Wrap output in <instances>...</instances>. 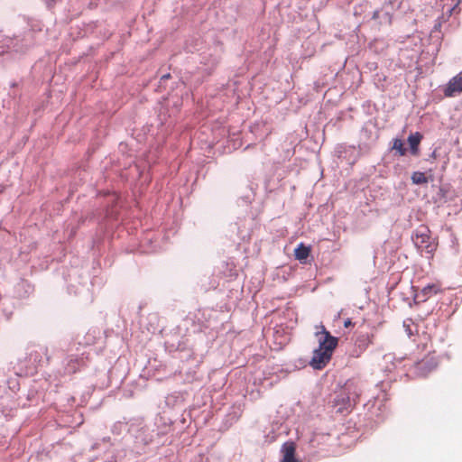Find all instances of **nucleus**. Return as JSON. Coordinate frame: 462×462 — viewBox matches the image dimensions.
<instances>
[{"instance_id":"obj_26","label":"nucleus","mask_w":462,"mask_h":462,"mask_svg":"<svg viewBox=\"0 0 462 462\" xmlns=\"http://www.w3.org/2000/svg\"><path fill=\"white\" fill-rule=\"evenodd\" d=\"M159 119L161 120L162 124H166L167 123L166 118H165V112L164 111L162 110L160 112Z\"/></svg>"},{"instance_id":"obj_8","label":"nucleus","mask_w":462,"mask_h":462,"mask_svg":"<svg viewBox=\"0 0 462 462\" xmlns=\"http://www.w3.org/2000/svg\"><path fill=\"white\" fill-rule=\"evenodd\" d=\"M221 59V47L209 48L200 54V63L204 64L208 70L213 69Z\"/></svg>"},{"instance_id":"obj_36","label":"nucleus","mask_w":462,"mask_h":462,"mask_svg":"<svg viewBox=\"0 0 462 462\" xmlns=\"http://www.w3.org/2000/svg\"><path fill=\"white\" fill-rule=\"evenodd\" d=\"M458 1V4H461L462 3V0H457Z\"/></svg>"},{"instance_id":"obj_27","label":"nucleus","mask_w":462,"mask_h":462,"mask_svg":"<svg viewBox=\"0 0 462 462\" xmlns=\"http://www.w3.org/2000/svg\"><path fill=\"white\" fill-rule=\"evenodd\" d=\"M440 28H441V23H436L433 26L432 32L440 31Z\"/></svg>"},{"instance_id":"obj_7","label":"nucleus","mask_w":462,"mask_h":462,"mask_svg":"<svg viewBox=\"0 0 462 462\" xmlns=\"http://www.w3.org/2000/svg\"><path fill=\"white\" fill-rule=\"evenodd\" d=\"M413 291V300L416 304L426 301L430 297L441 291L440 286L436 283H431L424 286L420 291H417L413 286L411 287Z\"/></svg>"},{"instance_id":"obj_6","label":"nucleus","mask_w":462,"mask_h":462,"mask_svg":"<svg viewBox=\"0 0 462 462\" xmlns=\"http://www.w3.org/2000/svg\"><path fill=\"white\" fill-rule=\"evenodd\" d=\"M86 365L84 353L79 356L76 355H69L62 361L63 374H72L79 371L82 366Z\"/></svg>"},{"instance_id":"obj_1","label":"nucleus","mask_w":462,"mask_h":462,"mask_svg":"<svg viewBox=\"0 0 462 462\" xmlns=\"http://www.w3.org/2000/svg\"><path fill=\"white\" fill-rule=\"evenodd\" d=\"M42 32V23L35 19H30L27 22L25 30L15 34L10 40L8 46L14 52L24 53L38 42L39 36Z\"/></svg>"},{"instance_id":"obj_31","label":"nucleus","mask_w":462,"mask_h":462,"mask_svg":"<svg viewBox=\"0 0 462 462\" xmlns=\"http://www.w3.org/2000/svg\"><path fill=\"white\" fill-rule=\"evenodd\" d=\"M17 86H18V83L15 82V81H13V82L10 83V87L11 88H16Z\"/></svg>"},{"instance_id":"obj_18","label":"nucleus","mask_w":462,"mask_h":462,"mask_svg":"<svg viewBox=\"0 0 462 462\" xmlns=\"http://www.w3.org/2000/svg\"><path fill=\"white\" fill-rule=\"evenodd\" d=\"M283 458L282 462H299L298 459L295 458V448L293 443H285L282 446Z\"/></svg>"},{"instance_id":"obj_34","label":"nucleus","mask_w":462,"mask_h":462,"mask_svg":"<svg viewBox=\"0 0 462 462\" xmlns=\"http://www.w3.org/2000/svg\"><path fill=\"white\" fill-rule=\"evenodd\" d=\"M22 285H23V286H25V285H26L27 287H30V284H27V283H24V282H23V283H22Z\"/></svg>"},{"instance_id":"obj_33","label":"nucleus","mask_w":462,"mask_h":462,"mask_svg":"<svg viewBox=\"0 0 462 462\" xmlns=\"http://www.w3.org/2000/svg\"><path fill=\"white\" fill-rule=\"evenodd\" d=\"M0 188V193H2L5 190V187L1 185Z\"/></svg>"},{"instance_id":"obj_5","label":"nucleus","mask_w":462,"mask_h":462,"mask_svg":"<svg viewBox=\"0 0 462 462\" xmlns=\"http://www.w3.org/2000/svg\"><path fill=\"white\" fill-rule=\"evenodd\" d=\"M199 366V361L196 357H192V355H189V358L182 362V365L180 370V374L183 377V380L187 383H191L198 378V369Z\"/></svg>"},{"instance_id":"obj_25","label":"nucleus","mask_w":462,"mask_h":462,"mask_svg":"<svg viewBox=\"0 0 462 462\" xmlns=\"http://www.w3.org/2000/svg\"><path fill=\"white\" fill-rule=\"evenodd\" d=\"M123 426H125V424H124V423H122V422H120V421H118V422L115 423V424H114V426H113V432H116L117 434H119V430H120Z\"/></svg>"},{"instance_id":"obj_32","label":"nucleus","mask_w":462,"mask_h":462,"mask_svg":"<svg viewBox=\"0 0 462 462\" xmlns=\"http://www.w3.org/2000/svg\"><path fill=\"white\" fill-rule=\"evenodd\" d=\"M457 5H455L450 10H449V13H452L454 10H456V8L457 7Z\"/></svg>"},{"instance_id":"obj_15","label":"nucleus","mask_w":462,"mask_h":462,"mask_svg":"<svg viewBox=\"0 0 462 462\" xmlns=\"http://www.w3.org/2000/svg\"><path fill=\"white\" fill-rule=\"evenodd\" d=\"M371 19L374 20L378 25H391L393 15L389 11L383 8L376 9L373 12Z\"/></svg>"},{"instance_id":"obj_29","label":"nucleus","mask_w":462,"mask_h":462,"mask_svg":"<svg viewBox=\"0 0 462 462\" xmlns=\"http://www.w3.org/2000/svg\"><path fill=\"white\" fill-rule=\"evenodd\" d=\"M350 325H352L351 319H346L344 322V327L348 328Z\"/></svg>"},{"instance_id":"obj_11","label":"nucleus","mask_w":462,"mask_h":462,"mask_svg":"<svg viewBox=\"0 0 462 462\" xmlns=\"http://www.w3.org/2000/svg\"><path fill=\"white\" fill-rule=\"evenodd\" d=\"M462 92V70L451 78L443 89L444 96L453 97Z\"/></svg>"},{"instance_id":"obj_10","label":"nucleus","mask_w":462,"mask_h":462,"mask_svg":"<svg viewBox=\"0 0 462 462\" xmlns=\"http://www.w3.org/2000/svg\"><path fill=\"white\" fill-rule=\"evenodd\" d=\"M332 354L333 353L319 350V348L314 349L310 365L317 370L324 368L330 361Z\"/></svg>"},{"instance_id":"obj_23","label":"nucleus","mask_w":462,"mask_h":462,"mask_svg":"<svg viewBox=\"0 0 462 462\" xmlns=\"http://www.w3.org/2000/svg\"><path fill=\"white\" fill-rule=\"evenodd\" d=\"M403 327L405 328V331H406L407 335L409 336V337H411L413 335V332L411 328V325L408 324L407 321L405 320L403 322Z\"/></svg>"},{"instance_id":"obj_16","label":"nucleus","mask_w":462,"mask_h":462,"mask_svg":"<svg viewBox=\"0 0 462 462\" xmlns=\"http://www.w3.org/2000/svg\"><path fill=\"white\" fill-rule=\"evenodd\" d=\"M153 427L157 436H163L171 430V421L170 419H166L163 416H158L155 418Z\"/></svg>"},{"instance_id":"obj_13","label":"nucleus","mask_w":462,"mask_h":462,"mask_svg":"<svg viewBox=\"0 0 462 462\" xmlns=\"http://www.w3.org/2000/svg\"><path fill=\"white\" fill-rule=\"evenodd\" d=\"M436 367L437 362L434 358L422 359L414 365L413 373L417 376L425 377Z\"/></svg>"},{"instance_id":"obj_28","label":"nucleus","mask_w":462,"mask_h":462,"mask_svg":"<svg viewBox=\"0 0 462 462\" xmlns=\"http://www.w3.org/2000/svg\"><path fill=\"white\" fill-rule=\"evenodd\" d=\"M437 158V152L436 150H434L430 154V158H429V161H433Z\"/></svg>"},{"instance_id":"obj_14","label":"nucleus","mask_w":462,"mask_h":462,"mask_svg":"<svg viewBox=\"0 0 462 462\" xmlns=\"http://www.w3.org/2000/svg\"><path fill=\"white\" fill-rule=\"evenodd\" d=\"M356 403L352 401L342 390L336 395L334 405L337 408V412L343 413L348 411Z\"/></svg>"},{"instance_id":"obj_4","label":"nucleus","mask_w":462,"mask_h":462,"mask_svg":"<svg viewBox=\"0 0 462 462\" xmlns=\"http://www.w3.org/2000/svg\"><path fill=\"white\" fill-rule=\"evenodd\" d=\"M320 331H317L315 333L317 339L319 341L318 348L319 350H324L327 352L333 353L334 349L337 347L338 339L337 337L332 336L323 325H320Z\"/></svg>"},{"instance_id":"obj_19","label":"nucleus","mask_w":462,"mask_h":462,"mask_svg":"<svg viewBox=\"0 0 462 462\" xmlns=\"http://www.w3.org/2000/svg\"><path fill=\"white\" fill-rule=\"evenodd\" d=\"M310 254V247L305 246L302 243L300 244L294 250L295 258L301 261L306 259Z\"/></svg>"},{"instance_id":"obj_20","label":"nucleus","mask_w":462,"mask_h":462,"mask_svg":"<svg viewBox=\"0 0 462 462\" xmlns=\"http://www.w3.org/2000/svg\"><path fill=\"white\" fill-rule=\"evenodd\" d=\"M411 180L412 183L416 185H422L429 182L428 178L422 171H413Z\"/></svg>"},{"instance_id":"obj_35","label":"nucleus","mask_w":462,"mask_h":462,"mask_svg":"<svg viewBox=\"0 0 462 462\" xmlns=\"http://www.w3.org/2000/svg\"><path fill=\"white\" fill-rule=\"evenodd\" d=\"M83 420H81L79 422H78V425L82 424Z\"/></svg>"},{"instance_id":"obj_3","label":"nucleus","mask_w":462,"mask_h":462,"mask_svg":"<svg viewBox=\"0 0 462 462\" xmlns=\"http://www.w3.org/2000/svg\"><path fill=\"white\" fill-rule=\"evenodd\" d=\"M130 431L133 433L135 442L143 446L152 442L156 435L153 425L143 424L142 420H139L136 424H132Z\"/></svg>"},{"instance_id":"obj_30","label":"nucleus","mask_w":462,"mask_h":462,"mask_svg":"<svg viewBox=\"0 0 462 462\" xmlns=\"http://www.w3.org/2000/svg\"><path fill=\"white\" fill-rule=\"evenodd\" d=\"M169 78H170V74L162 75V76L161 77V81H163V80H165V79H169Z\"/></svg>"},{"instance_id":"obj_9","label":"nucleus","mask_w":462,"mask_h":462,"mask_svg":"<svg viewBox=\"0 0 462 462\" xmlns=\"http://www.w3.org/2000/svg\"><path fill=\"white\" fill-rule=\"evenodd\" d=\"M341 390L356 403L363 393V385L359 380L349 379Z\"/></svg>"},{"instance_id":"obj_21","label":"nucleus","mask_w":462,"mask_h":462,"mask_svg":"<svg viewBox=\"0 0 462 462\" xmlns=\"http://www.w3.org/2000/svg\"><path fill=\"white\" fill-rule=\"evenodd\" d=\"M393 149L396 150L401 156L405 155V153L407 152L406 148L403 145L402 141L398 138L394 139Z\"/></svg>"},{"instance_id":"obj_24","label":"nucleus","mask_w":462,"mask_h":462,"mask_svg":"<svg viewBox=\"0 0 462 462\" xmlns=\"http://www.w3.org/2000/svg\"><path fill=\"white\" fill-rule=\"evenodd\" d=\"M181 104H182V102L179 98L176 101H174L173 102L174 109H173L172 113H177L180 110Z\"/></svg>"},{"instance_id":"obj_2","label":"nucleus","mask_w":462,"mask_h":462,"mask_svg":"<svg viewBox=\"0 0 462 462\" xmlns=\"http://www.w3.org/2000/svg\"><path fill=\"white\" fill-rule=\"evenodd\" d=\"M411 241L418 253L427 259L433 257L438 243L431 236V232L427 226L420 225L415 228L411 236Z\"/></svg>"},{"instance_id":"obj_17","label":"nucleus","mask_w":462,"mask_h":462,"mask_svg":"<svg viewBox=\"0 0 462 462\" xmlns=\"http://www.w3.org/2000/svg\"><path fill=\"white\" fill-rule=\"evenodd\" d=\"M422 134L419 132H415L414 134H411L408 136V143L410 145L411 153L413 155H418L419 153V144L422 139Z\"/></svg>"},{"instance_id":"obj_12","label":"nucleus","mask_w":462,"mask_h":462,"mask_svg":"<svg viewBox=\"0 0 462 462\" xmlns=\"http://www.w3.org/2000/svg\"><path fill=\"white\" fill-rule=\"evenodd\" d=\"M49 360L50 356L46 346H38L29 354V361L32 363L34 368L43 365V364L48 363Z\"/></svg>"},{"instance_id":"obj_22","label":"nucleus","mask_w":462,"mask_h":462,"mask_svg":"<svg viewBox=\"0 0 462 462\" xmlns=\"http://www.w3.org/2000/svg\"><path fill=\"white\" fill-rule=\"evenodd\" d=\"M13 410H14V406L11 405L9 408H8V411L4 407L3 403H0V411L2 412V414L7 418V417H12L13 416Z\"/></svg>"}]
</instances>
